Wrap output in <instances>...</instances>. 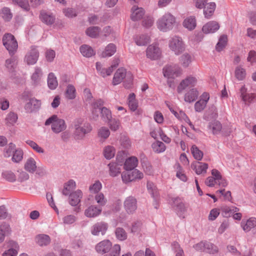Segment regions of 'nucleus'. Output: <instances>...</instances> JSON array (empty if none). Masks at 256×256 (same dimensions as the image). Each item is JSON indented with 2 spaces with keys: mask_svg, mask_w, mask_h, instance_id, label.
<instances>
[{
  "mask_svg": "<svg viewBox=\"0 0 256 256\" xmlns=\"http://www.w3.org/2000/svg\"><path fill=\"white\" fill-rule=\"evenodd\" d=\"M74 131L73 137L76 140H82L92 130V126L89 122H84L82 118H76L73 122Z\"/></svg>",
  "mask_w": 256,
  "mask_h": 256,
  "instance_id": "obj_1",
  "label": "nucleus"
},
{
  "mask_svg": "<svg viewBox=\"0 0 256 256\" xmlns=\"http://www.w3.org/2000/svg\"><path fill=\"white\" fill-rule=\"evenodd\" d=\"M176 23V18L170 13L167 12L157 20L158 28L162 32H166L172 29Z\"/></svg>",
  "mask_w": 256,
  "mask_h": 256,
  "instance_id": "obj_2",
  "label": "nucleus"
},
{
  "mask_svg": "<svg viewBox=\"0 0 256 256\" xmlns=\"http://www.w3.org/2000/svg\"><path fill=\"white\" fill-rule=\"evenodd\" d=\"M52 124V130L56 134H58L63 132L66 128V125L64 120L58 118L56 115L54 114L48 118L45 122L44 124L48 126Z\"/></svg>",
  "mask_w": 256,
  "mask_h": 256,
  "instance_id": "obj_3",
  "label": "nucleus"
},
{
  "mask_svg": "<svg viewBox=\"0 0 256 256\" xmlns=\"http://www.w3.org/2000/svg\"><path fill=\"white\" fill-rule=\"evenodd\" d=\"M3 44L10 55L14 54L17 50L18 44L14 36L11 34H6L2 38Z\"/></svg>",
  "mask_w": 256,
  "mask_h": 256,
  "instance_id": "obj_4",
  "label": "nucleus"
},
{
  "mask_svg": "<svg viewBox=\"0 0 256 256\" xmlns=\"http://www.w3.org/2000/svg\"><path fill=\"white\" fill-rule=\"evenodd\" d=\"M168 46L176 55L180 54L185 50L184 44L182 38L178 36H174L170 40Z\"/></svg>",
  "mask_w": 256,
  "mask_h": 256,
  "instance_id": "obj_5",
  "label": "nucleus"
},
{
  "mask_svg": "<svg viewBox=\"0 0 256 256\" xmlns=\"http://www.w3.org/2000/svg\"><path fill=\"white\" fill-rule=\"evenodd\" d=\"M124 206L128 214H133L138 208L136 199L132 196L127 197L124 200Z\"/></svg>",
  "mask_w": 256,
  "mask_h": 256,
  "instance_id": "obj_6",
  "label": "nucleus"
},
{
  "mask_svg": "<svg viewBox=\"0 0 256 256\" xmlns=\"http://www.w3.org/2000/svg\"><path fill=\"white\" fill-rule=\"evenodd\" d=\"M108 228V224L104 222H97L92 227L90 232L94 236L104 235Z\"/></svg>",
  "mask_w": 256,
  "mask_h": 256,
  "instance_id": "obj_7",
  "label": "nucleus"
},
{
  "mask_svg": "<svg viewBox=\"0 0 256 256\" xmlns=\"http://www.w3.org/2000/svg\"><path fill=\"white\" fill-rule=\"evenodd\" d=\"M163 72L165 77L174 78L178 76L181 74L180 68L176 65L167 66L163 68Z\"/></svg>",
  "mask_w": 256,
  "mask_h": 256,
  "instance_id": "obj_8",
  "label": "nucleus"
},
{
  "mask_svg": "<svg viewBox=\"0 0 256 256\" xmlns=\"http://www.w3.org/2000/svg\"><path fill=\"white\" fill-rule=\"evenodd\" d=\"M172 200L174 206L176 208L175 210L177 214L180 218H184V214L186 211V208L184 203L182 201L181 198L179 197L173 198H172Z\"/></svg>",
  "mask_w": 256,
  "mask_h": 256,
  "instance_id": "obj_9",
  "label": "nucleus"
},
{
  "mask_svg": "<svg viewBox=\"0 0 256 256\" xmlns=\"http://www.w3.org/2000/svg\"><path fill=\"white\" fill-rule=\"evenodd\" d=\"M39 52L36 48L34 46H32L30 50L28 52L25 56V60L26 63L30 64H35L38 58Z\"/></svg>",
  "mask_w": 256,
  "mask_h": 256,
  "instance_id": "obj_10",
  "label": "nucleus"
},
{
  "mask_svg": "<svg viewBox=\"0 0 256 256\" xmlns=\"http://www.w3.org/2000/svg\"><path fill=\"white\" fill-rule=\"evenodd\" d=\"M40 20L47 26H52L56 20L55 16L50 12L42 10L40 11L39 16Z\"/></svg>",
  "mask_w": 256,
  "mask_h": 256,
  "instance_id": "obj_11",
  "label": "nucleus"
},
{
  "mask_svg": "<svg viewBox=\"0 0 256 256\" xmlns=\"http://www.w3.org/2000/svg\"><path fill=\"white\" fill-rule=\"evenodd\" d=\"M112 243L108 240H104L96 246V251L100 254H104L108 252L110 250H112Z\"/></svg>",
  "mask_w": 256,
  "mask_h": 256,
  "instance_id": "obj_12",
  "label": "nucleus"
},
{
  "mask_svg": "<svg viewBox=\"0 0 256 256\" xmlns=\"http://www.w3.org/2000/svg\"><path fill=\"white\" fill-rule=\"evenodd\" d=\"M196 82V80L192 76H188L182 80L178 85L177 90L178 93H182V92L187 87L194 86Z\"/></svg>",
  "mask_w": 256,
  "mask_h": 256,
  "instance_id": "obj_13",
  "label": "nucleus"
},
{
  "mask_svg": "<svg viewBox=\"0 0 256 256\" xmlns=\"http://www.w3.org/2000/svg\"><path fill=\"white\" fill-rule=\"evenodd\" d=\"M41 106V102L34 98H30L29 102L24 106V108L28 112H32L38 110Z\"/></svg>",
  "mask_w": 256,
  "mask_h": 256,
  "instance_id": "obj_14",
  "label": "nucleus"
},
{
  "mask_svg": "<svg viewBox=\"0 0 256 256\" xmlns=\"http://www.w3.org/2000/svg\"><path fill=\"white\" fill-rule=\"evenodd\" d=\"M146 56L152 60H156L160 56V50L156 45H150L146 50Z\"/></svg>",
  "mask_w": 256,
  "mask_h": 256,
  "instance_id": "obj_15",
  "label": "nucleus"
},
{
  "mask_svg": "<svg viewBox=\"0 0 256 256\" xmlns=\"http://www.w3.org/2000/svg\"><path fill=\"white\" fill-rule=\"evenodd\" d=\"M222 212H224V216L226 217L230 216V214H233V218L234 219L236 220H240L242 218V214L241 213L234 212L238 211V208L236 207L232 206L230 207H224L222 208Z\"/></svg>",
  "mask_w": 256,
  "mask_h": 256,
  "instance_id": "obj_16",
  "label": "nucleus"
},
{
  "mask_svg": "<svg viewBox=\"0 0 256 256\" xmlns=\"http://www.w3.org/2000/svg\"><path fill=\"white\" fill-rule=\"evenodd\" d=\"M82 197V192L80 190L72 192L69 195V203L72 206H77L81 200Z\"/></svg>",
  "mask_w": 256,
  "mask_h": 256,
  "instance_id": "obj_17",
  "label": "nucleus"
},
{
  "mask_svg": "<svg viewBox=\"0 0 256 256\" xmlns=\"http://www.w3.org/2000/svg\"><path fill=\"white\" fill-rule=\"evenodd\" d=\"M102 211L101 208L92 205L85 210L84 214L88 218H95L99 216Z\"/></svg>",
  "mask_w": 256,
  "mask_h": 256,
  "instance_id": "obj_18",
  "label": "nucleus"
},
{
  "mask_svg": "<svg viewBox=\"0 0 256 256\" xmlns=\"http://www.w3.org/2000/svg\"><path fill=\"white\" fill-rule=\"evenodd\" d=\"M126 70L123 68L118 69L114 73L113 79L112 84L114 86L120 84L126 76Z\"/></svg>",
  "mask_w": 256,
  "mask_h": 256,
  "instance_id": "obj_19",
  "label": "nucleus"
},
{
  "mask_svg": "<svg viewBox=\"0 0 256 256\" xmlns=\"http://www.w3.org/2000/svg\"><path fill=\"white\" fill-rule=\"evenodd\" d=\"M132 14L131 18L134 21H136L142 18L144 14V10L142 8H138L136 6H134L132 8Z\"/></svg>",
  "mask_w": 256,
  "mask_h": 256,
  "instance_id": "obj_20",
  "label": "nucleus"
},
{
  "mask_svg": "<svg viewBox=\"0 0 256 256\" xmlns=\"http://www.w3.org/2000/svg\"><path fill=\"white\" fill-rule=\"evenodd\" d=\"M134 40L136 45L145 46L150 42V37L145 34H137L134 36Z\"/></svg>",
  "mask_w": 256,
  "mask_h": 256,
  "instance_id": "obj_21",
  "label": "nucleus"
},
{
  "mask_svg": "<svg viewBox=\"0 0 256 256\" xmlns=\"http://www.w3.org/2000/svg\"><path fill=\"white\" fill-rule=\"evenodd\" d=\"M8 244L10 248L3 254V256H16L19 249L18 244L14 240H10Z\"/></svg>",
  "mask_w": 256,
  "mask_h": 256,
  "instance_id": "obj_22",
  "label": "nucleus"
},
{
  "mask_svg": "<svg viewBox=\"0 0 256 256\" xmlns=\"http://www.w3.org/2000/svg\"><path fill=\"white\" fill-rule=\"evenodd\" d=\"M220 28V26L218 22L214 21H211L202 27V32L205 34L214 33Z\"/></svg>",
  "mask_w": 256,
  "mask_h": 256,
  "instance_id": "obj_23",
  "label": "nucleus"
},
{
  "mask_svg": "<svg viewBox=\"0 0 256 256\" xmlns=\"http://www.w3.org/2000/svg\"><path fill=\"white\" fill-rule=\"evenodd\" d=\"M192 168L195 170L198 174H205L208 168V164L206 163L196 162L192 164Z\"/></svg>",
  "mask_w": 256,
  "mask_h": 256,
  "instance_id": "obj_24",
  "label": "nucleus"
},
{
  "mask_svg": "<svg viewBox=\"0 0 256 256\" xmlns=\"http://www.w3.org/2000/svg\"><path fill=\"white\" fill-rule=\"evenodd\" d=\"M246 91L247 89L243 86L240 89V96L244 102L250 103L253 100L254 96L252 94H248Z\"/></svg>",
  "mask_w": 256,
  "mask_h": 256,
  "instance_id": "obj_25",
  "label": "nucleus"
},
{
  "mask_svg": "<svg viewBox=\"0 0 256 256\" xmlns=\"http://www.w3.org/2000/svg\"><path fill=\"white\" fill-rule=\"evenodd\" d=\"M138 160L135 156L127 158L124 164V168L126 171L132 170L137 166Z\"/></svg>",
  "mask_w": 256,
  "mask_h": 256,
  "instance_id": "obj_26",
  "label": "nucleus"
},
{
  "mask_svg": "<svg viewBox=\"0 0 256 256\" xmlns=\"http://www.w3.org/2000/svg\"><path fill=\"white\" fill-rule=\"evenodd\" d=\"M216 8L214 2L206 3L204 7V14L206 18H209L213 14Z\"/></svg>",
  "mask_w": 256,
  "mask_h": 256,
  "instance_id": "obj_27",
  "label": "nucleus"
},
{
  "mask_svg": "<svg viewBox=\"0 0 256 256\" xmlns=\"http://www.w3.org/2000/svg\"><path fill=\"white\" fill-rule=\"evenodd\" d=\"M198 96V92L196 88H192L186 94L184 100L186 102H192L195 101Z\"/></svg>",
  "mask_w": 256,
  "mask_h": 256,
  "instance_id": "obj_28",
  "label": "nucleus"
},
{
  "mask_svg": "<svg viewBox=\"0 0 256 256\" xmlns=\"http://www.w3.org/2000/svg\"><path fill=\"white\" fill-rule=\"evenodd\" d=\"M96 69L98 72L104 78L110 76L112 73V68H104L102 64L99 62L96 63Z\"/></svg>",
  "mask_w": 256,
  "mask_h": 256,
  "instance_id": "obj_29",
  "label": "nucleus"
},
{
  "mask_svg": "<svg viewBox=\"0 0 256 256\" xmlns=\"http://www.w3.org/2000/svg\"><path fill=\"white\" fill-rule=\"evenodd\" d=\"M196 20L194 16H190L187 18L183 22L184 27L190 30L196 28Z\"/></svg>",
  "mask_w": 256,
  "mask_h": 256,
  "instance_id": "obj_30",
  "label": "nucleus"
},
{
  "mask_svg": "<svg viewBox=\"0 0 256 256\" xmlns=\"http://www.w3.org/2000/svg\"><path fill=\"white\" fill-rule=\"evenodd\" d=\"M76 187V182L73 180H70L64 184L62 193L64 196L70 195V192Z\"/></svg>",
  "mask_w": 256,
  "mask_h": 256,
  "instance_id": "obj_31",
  "label": "nucleus"
},
{
  "mask_svg": "<svg viewBox=\"0 0 256 256\" xmlns=\"http://www.w3.org/2000/svg\"><path fill=\"white\" fill-rule=\"evenodd\" d=\"M116 46L114 44H108L106 46L104 51L102 53L101 56L102 58L111 56L116 52Z\"/></svg>",
  "mask_w": 256,
  "mask_h": 256,
  "instance_id": "obj_32",
  "label": "nucleus"
},
{
  "mask_svg": "<svg viewBox=\"0 0 256 256\" xmlns=\"http://www.w3.org/2000/svg\"><path fill=\"white\" fill-rule=\"evenodd\" d=\"M242 226L245 232H249L252 228L256 226V218H251L246 220V222H242Z\"/></svg>",
  "mask_w": 256,
  "mask_h": 256,
  "instance_id": "obj_33",
  "label": "nucleus"
},
{
  "mask_svg": "<svg viewBox=\"0 0 256 256\" xmlns=\"http://www.w3.org/2000/svg\"><path fill=\"white\" fill-rule=\"evenodd\" d=\"M36 240L39 246H46L50 243V238L48 235L41 234L36 236Z\"/></svg>",
  "mask_w": 256,
  "mask_h": 256,
  "instance_id": "obj_34",
  "label": "nucleus"
},
{
  "mask_svg": "<svg viewBox=\"0 0 256 256\" xmlns=\"http://www.w3.org/2000/svg\"><path fill=\"white\" fill-rule=\"evenodd\" d=\"M24 168L28 172L34 173L36 169V162L32 158H28L24 164Z\"/></svg>",
  "mask_w": 256,
  "mask_h": 256,
  "instance_id": "obj_35",
  "label": "nucleus"
},
{
  "mask_svg": "<svg viewBox=\"0 0 256 256\" xmlns=\"http://www.w3.org/2000/svg\"><path fill=\"white\" fill-rule=\"evenodd\" d=\"M110 174L112 176H116L120 173V166L116 162H110L108 164Z\"/></svg>",
  "mask_w": 256,
  "mask_h": 256,
  "instance_id": "obj_36",
  "label": "nucleus"
},
{
  "mask_svg": "<svg viewBox=\"0 0 256 256\" xmlns=\"http://www.w3.org/2000/svg\"><path fill=\"white\" fill-rule=\"evenodd\" d=\"M116 153L114 148L112 146H107L104 147L103 150V154L104 158L107 160H110L114 157Z\"/></svg>",
  "mask_w": 256,
  "mask_h": 256,
  "instance_id": "obj_37",
  "label": "nucleus"
},
{
  "mask_svg": "<svg viewBox=\"0 0 256 256\" xmlns=\"http://www.w3.org/2000/svg\"><path fill=\"white\" fill-rule=\"evenodd\" d=\"M48 86L51 90H55L58 85L56 78L54 73L50 72L48 77Z\"/></svg>",
  "mask_w": 256,
  "mask_h": 256,
  "instance_id": "obj_38",
  "label": "nucleus"
},
{
  "mask_svg": "<svg viewBox=\"0 0 256 256\" xmlns=\"http://www.w3.org/2000/svg\"><path fill=\"white\" fill-rule=\"evenodd\" d=\"M100 32V28L98 26H90L86 30V34L92 38H97Z\"/></svg>",
  "mask_w": 256,
  "mask_h": 256,
  "instance_id": "obj_39",
  "label": "nucleus"
},
{
  "mask_svg": "<svg viewBox=\"0 0 256 256\" xmlns=\"http://www.w3.org/2000/svg\"><path fill=\"white\" fill-rule=\"evenodd\" d=\"M81 54L86 57L90 58L93 56L94 53L92 47L88 45L84 44L80 47Z\"/></svg>",
  "mask_w": 256,
  "mask_h": 256,
  "instance_id": "obj_40",
  "label": "nucleus"
},
{
  "mask_svg": "<svg viewBox=\"0 0 256 256\" xmlns=\"http://www.w3.org/2000/svg\"><path fill=\"white\" fill-rule=\"evenodd\" d=\"M208 128L212 130L213 134H218L221 130L222 126L220 123L216 120L210 122L208 124Z\"/></svg>",
  "mask_w": 256,
  "mask_h": 256,
  "instance_id": "obj_41",
  "label": "nucleus"
},
{
  "mask_svg": "<svg viewBox=\"0 0 256 256\" xmlns=\"http://www.w3.org/2000/svg\"><path fill=\"white\" fill-rule=\"evenodd\" d=\"M147 188L151 196L154 200H156L158 196V193L155 184L152 182L148 181L147 182Z\"/></svg>",
  "mask_w": 256,
  "mask_h": 256,
  "instance_id": "obj_42",
  "label": "nucleus"
},
{
  "mask_svg": "<svg viewBox=\"0 0 256 256\" xmlns=\"http://www.w3.org/2000/svg\"><path fill=\"white\" fill-rule=\"evenodd\" d=\"M18 120V115L16 113L10 112L6 116L5 120L8 126L13 125Z\"/></svg>",
  "mask_w": 256,
  "mask_h": 256,
  "instance_id": "obj_43",
  "label": "nucleus"
},
{
  "mask_svg": "<svg viewBox=\"0 0 256 256\" xmlns=\"http://www.w3.org/2000/svg\"><path fill=\"white\" fill-rule=\"evenodd\" d=\"M206 100H200L196 102L194 104V108L196 112H200L206 107L207 102L209 100L208 94H206Z\"/></svg>",
  "mask_w": 256,
  "mask_h": 256,
  "instance_id": "obj_44",
  "label": "nucleus"
},
{
  "mask_svg": "<svg viewBox=\"0 0 256 256\" xmlns=\"http://www.w3.org/2000/svg\"><path fill=\"white\" fill-rule=\"evenodd\" d=\"M23 155L24 153L22 149H16L12 154V160L14 162L18 163L22 160Z\"/></svg>",
  "mask_w": 256,
  "mask_h": 256,
  "instance_id": "obj_45",
  "label": "nucleus"
},
{
  "mask_svg": "<svg viewBox=\"0 0 256 256\" xmlns=\"http://www.w3.org/2000/svg\"><path fill=\"white\" fill-rule=\"evenodd\" d=\"M101 112V116L102 120L107 122L112 118V113L110 110L106 107L100 108Z\"/></svg>",
  "mask_w": 256,
  "mask_h": 256,
  "instance_id": "obj_46",
  "label": "nucleus"
},
{
  "mask_svg": "<svg viewBox=\"0 0 256 256\" xmlns=\"http://www.w3.org/2000/svg\"><path fill=\"white\" fill-rule=\"evenodd\" d=\"M16 149V145L12 142L10 143L8 146L5 148L4 149V156L5 158H10V156H12Z\"/></svg>",
  "mask_w": 256,
  "mask_h": 256,
  "instance_id": "obj_47",
  "label": "nucleus"
},
{
  "mask_svg": "<svg viewBox=\"0 0 256 256\" xmlns=\"http://www.w3.org/2000/svg\"><path fill=\"white\" fill-rule=\"evenodd\" d=\"M191 152L195 159L198 160H200L202 159L203 152L196 145H193L192 146Z\"/></svg>",
  "mask_w": 256,
  "mask_h": 256,
  "instance_id": "obj_48",
  "label": "nucleus"
},
{
  "mask_svg": "<svg viewBox=\"0 0 256 256\" xmlns=\"http://www.w3.org/2000/svg\"><path fill=\"white\" fill-rule=\"evenodd\" d=\"M235 76L238 80H243L246 75V70L240 66H238L235 70Z\"/></svg>",
  "mask_w": 256,
  "mask_h": 256,
  "instance_id": "obj_49",
  "label": "nucleus"
},
{
  "mask_svg": "<svg viewBox=\"0 0 256 256\" xmlns=\"http://www.w3.org/2000/svg\"><path fill=\"white\" fill-rule=\"evenodd\" d=\"M152 148L155 152L160 153L166 150L165 144L162 142L156 141L152 144Z\"/></svg>",
  "mask_w": 256,
  "mask_h": 256,
  "instance_id": "obj_50",
  "label": "nucleus"
},
{
  "mask_svg": "<svg viewBox=\"0 0 256 256\" xmlns=\"http://www.w3.org/2000/svg\"><path fill=\"white\" fill-rule=\"evenodd\" d=\"M227 42V36L225 35L222 36L218 42L217 43L216 49L218 52H220L225 47Z\"/></svg>",
  "mask_w": 256,
  "mask_h": 256,
  "instance_id": "obj_51",
  "label": "nucleus"
},
{
  "mask_svg": "<svg viewBox=\"0 0 256 256\" xmlns=\"http://www.w3.org/2000/svg\"><path fill=\"white\" fill-rule=\"evenodd\" d=\"M204 250L206 252L209 254H215L218 252V249L216 246L210 242H204Z\"/></svg>",
  "mask_w": 256,
  "mask_h": 256,
  "instance_id": "obj_52",
  "label": "nucleus"
},
{
  "mask_svg": "<svg viewBox=\"0 0 256 256\" xmlns=\"http://www.w3.org/2000/svg\"><path fill=\"white\" fill-rule=\"evenodd\" d=\"M116 238L120 240H124L126 239L127 234L125 230L121 228H117L115 230Z\"/></svg>",
  "mask_w": 256,
  "mask_h": 256,
  "instance_id": "obj_53",
  "label": "nucleus"
},
{
  "mask_svg": "<svg viewBox=\"0 0 256 256\" xmlns=\"http://www.w3.org/2000/svg\"><path fill=\"white\" fill-rule=\"evenodd\" d=\"M62 12L64 14V16L69 18L76 17L78 15V13L76 9L72 8H64Z\"/></svg>",
  "mask_w": 256,
  "mask_h": 256,
  "instance_id": "obj_54",
  "label": "nucleus"
},
{
  "mask_svg": "<svg viewBox=\"0 0 256 256\" xmlns=\"http://www.w3.org/2000/svg\"><path fill=\"white\" fill-rule=\"evenodd\" d=\"M75 93L76 89L71 84L68 85L66 92V97L70 100L74 99L76 97Z\"/></svg>",
  "mask_w": 256,
  "mask_h": 256,
  "instance_id": "obj_55",
  "label": "nucleus"
},
{
  "mask_svg": "<svg viewBox=\"0 0 256 256\" xmlns=\"http://www.w3.org/2000/svg\"><path fill=\"white\" fill-rule=\"evenodd\" d=\"M102 185L99 180H96L95 182L89 188V190L91 193L97 194L102 189Z\"/></svg>",
  "mask_w": 256,
  "mask_h": 256,
  "instance_id": "obj_56",
  "label": "nucleus"
},
{
  "mask_svg": "<svg viewBox=\"0 0 256 256\" xmlns=\"http://www.w3.org/2000/svg\"><path fill=\"white\" fill-rule=\"evenodd\" d=\"M2 18L6 21H9L12 18V14L8 8H4L0 13Z\"/></svg>",
  "mask_w": 256,
  "mask_h": 256,
  "instance_id": "obj_57",
  "label": "nucleus"
},
{
  "mask_svg": "<svg viewBox=\"0 0 256 256\" xmlns=\"http://www.w3.org/2000/svg\"><path fill=\"white\" fill-rule=\"evenodd\" d=\"M180 61L184 67H187L191 62V56L188 54H184L180 56Z\"/></svg>",
  "mask_w": 256,
  "mask_h": 256,
  "instance_id": "obj_58",
  "label": "nucleus"
},
{
  "mask_svg": "<svg viewBox=\"0 0 256 256\" xmlns=\"http://www.w3.org/2000/svg\"><path fill=\"white\" fill-rule=\"evenodd\" d=\"M129 171L131 176V180L132 181L136 179H142L143 178V174L137 169H134Z\"/></svg>",
  "mask_w": 256,
  "mask_h": 256,
  "instance_id": "obj_59",
  "label": "nucleus"
},
{
  "mask_svg": "<svg viewBox=\"0 0 256 256\" xmlns=\"http://www.w3.org/2000/svg\"><path fill=\"white\" fill-rule=\"evenodd\" d=\"M13 2L26 11L30 10V6L28 0H12Z\"/></svg>",
  "mask_w": 256,
  "mask_h": 256,
  "instance_id": "obj_60",
  "label": "nucleus"
},
{
  "mask_svg": "<svg viewBox=\"0 0 256 256\" xmlns=\"http://www.w3.org/2000/svg\"><path fill=\"white\" fill-rule=\"evenodd\" d=\"M95 200L100 206H104L107 202L106 199L102 192L97 193L95 196Z\"/></svg>",
  "mask_w": 256,
  "mask_h": 256,
  "instance_id": "obj_61",
  "label": "nucleus"
},
{
  "mask_svg": "<svg viewBox=\"0 0 256 256\" xmlns=\"http://www.w3.org/2000/svg\"><path fill=\"white\" fill-rule=\"evenodd\" d=\"M98 134L100 137L106 140L109 136L110 132L107 128L102 126L98 130Z\"/></svg>",
  "mask_w": 256,
  "mask_h": 256,
  "instance_id": "obj_62",
  "label": "nucleus"
},
{
  "mask_svg": "<svg viewBox=\"0 0 256 256\" xmlns=\"http://www.w3.org/2000/svg\"><path fill=\"white\" fill-rule=\"evenodd\" d=\"M3 177L10 182H14L16 180L15 174L12 172L6 171L2 172Z\"/></svg>",
  "mask_w": 256,
  "mask_h": 256,
  "instance_id": "obj_63",
  "label": "nucleus"
},
{
  "mask_svg": "<svg viewBox=\"0 0 256 256\" xmlns=\"http://www.w3.org/2000/svg\"><path fill=\"white\" fill-rule=\"evenodd\" d=\"M120 251V246L119 244H114L112 250L109 254H106L104 256H119Z\"/></svg>",
  "mask_w": 256,
  "mask_h": 256,
  "instance_id": "obj_64",
  "label": "nucleus"
}]
</instances>
